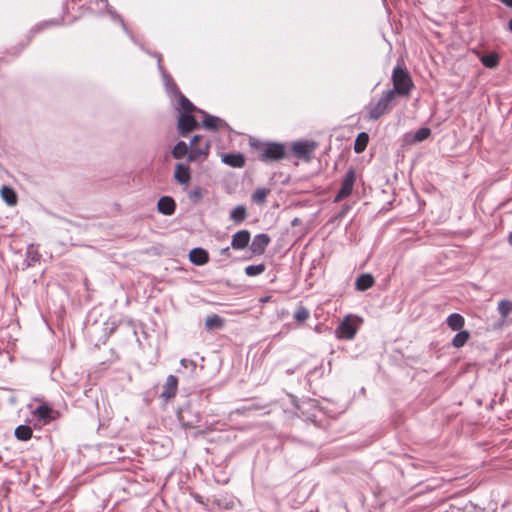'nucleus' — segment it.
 I'll use <instances>...</instances> for the list:
<instances>
[{
    "label": "nucleus",
    "instance_id": "e433bc0d",
    "mask_svg": "<svg viewBox=\"0 0 512 512\" xmlns=\"http://www.w3.org/2000/svg\"><path fill=\"white\" fill-rule=\"evenodd\" d=\"M192 196H195L197 198H200L201 197V192L200 190H195L191 193Z\"/></svg>",
    "mask_w": 512,
    "mask_h": 512
},
{
    "label": "nucleus",
    "instance_id": "39448f33",
    "mask_svg": "<svg viewBox=\"0 0 512 512\" xmlns=\"http://www.w3.org/2000/svg\"><path fill=\"white\" fill-rule=\"evenodd\" d=\"M202 139L201 136L195 135L190 143L191 150L188 154V161L196 162V161H204L207 159L210 151V142H200Z\"/></svg>",
    "mask_w": 512,
    "mask_h": 512
},
{
    "label": "nucleus",
    "instance_id": "0eeeda50",
    "mask_svg": "<svg viewBox=\"0 0 512 512\" xmlns=\"http://www.w3.org/2000/svg\"><path fill=\"white\" fill-rule=\"evenodd\" d=\"M32 415L41 423V425H47L59 417V412L47 404H41L32 412Z\"/></svg>",
    "mask_w": 512,
    "mask_h": 512
},
{
    "label": "nucleus",
    "instance_id": "c85d7f7f",
    "mask_svg": "<svg viewBox=\"0 0 512 512\" xmlns=\"http://www.w3.org/2000/svg\"><path fill=\"white\" fill-rule=\"evenodd\" d=\"M178 386H164L163 392H161L160 397L163 399V403L167 404L171 399H173L177 394Z\"/></svg>",
    "mask_w": 512,
    "mask_h": 512
},
{
    "label": "nucleus",
    "instance_id": "a211bd4d",
    "mask_svg": "<svg viewBox=\"0 0 512 512\" xmlns=\"http://www.w3.org/2000/svg\"><path fill=\"white\" fill-rule=\"evenodd\" d=\"M203 114L205 116L203 120V126L207 129L217 130L225 124V122L218 117L211 116L206 113Z\"/></svg>",
    "mask_w": 512,
    "mask_h": 512
},
{
    "label": "nucleus",
    "instance_id": "9d476101",
    "mask_svg": "<svg viewBox=\"0 0 512 512\" xmlns=\"http://www.w3.org/2000/svg\"><path fill=\"white\" fill-rule=\"evenodd\" d=\"M250 241V232L248 230H240L232 236L231 246L235 250L246 248Z\"/></svg>",
    "mask_w": 512,
    "mask_h": 512
},
{
    "label": "nucleus",
    "instance_id": "72a5a7b5",
    "mask_svg": "<svg viewBox=\"0 0 512 512\" xmlns=\"http://www.w3.org/2000/svg\"><path fill=\"white\" fill-rule=\"evenodd\" d=\"M178 382V379L176 376L174 375H170L168 378H167V383L166 384H177Z\"/></svg>",
    "mask_w": 512,
    "mask_h": 512
},
{
    "label": "nucleus",
    "instance_id": "c756f323",
    "mask_svg": "<svg viewBox=\"0 0 512 512\" xmlns=\"http://www.w3.org/2000/svg\"><path fill=\"white\" fill-rule=\"evenodd\" d=\"M266 267L264 264L249 265L245 268V273L248 276H257L265 271Z\"/></svg>",
    "mask_w": 512,
    "mask_h": 512
},
{
    "label": "nucleus",
    "instance_id": "6ab92c4d",
    "mask_svg": "<svg viewBox=\"0 0 512 512\" xmlns=\"http://www.w3.org/2000/svg\"><path fill=\"white\" fill-rule=\"evenodd\" d=\"M0 193L4 202L9 206H15L17 204V195L12 188L3 186Z\"/></svg>",
    "mask_w": 512,
    "mask_h": 512
},
{
    "label": "nucleus",
    "instance_id": "58836bf2",
    "mask_svg": "<svg viewBox=\"0 0 512 512\" xmlns=\"http://www.w3.org/2000/svg\"><path fill=\"white\" fill-rule=\"evenodd\" d=\"M508 29L512 32V18L508 22Z\"/></svg>",
    "mask_w": 512,
    "mask_h": 512
},
{
    "label": "nucleus",
    "instance_id": "f257e3e1",
    "mask_svg": "<svg viewBox=\"0 0 512 512\" xmlns=\"http://www.w3.org/2000/svg\"><path fill=\"white\" fill-rule=\"evenodd\" d=\"M392 82L393 89L388 90V92H392L394 98L396 95L408 96L414 87L409 73L400 66L394 68Z\"/></svg>",
    "mask_w": 512,
    "mask_h": 512
},
{
    "label": "nucleus",
    "instance_id": "7c9ffc66",
    "mask_svg": "<svg viewBox=\"0 0 512 512\" xmlns=\"http://www.w3.org/2000/svg\"><path fill=\"white\" fill-rule=\"evenodd\" d=\"M309 315H310L309 311L305 307L299 306L297 308V310L295 311L293 317H294L295 321L302 323L309 318Z\"/></svg>",
    "mask_w": 512,
    "mask_h": 512
},
{
    "label": "nucleus",
    "instance_id": "9b49d317",
    "mask_svg": "<svg viewBox=\"0 0 512 512\" xmlns=\"http://www.w3.org/2000/svg\"><path fill=\"white\" fill-rule=\"evenodd\" d=\"M174 179L181 185L188 186L191 180L190 169L187 165L178 163L175 166Z\"/></svg>",
    "mask_w": 512,
    "mask_h": 512
},
{
    "label": "nucleus",
    "instance_id": "aec40b11",
    "mask_svg": "<svg viewBox=\"0 0 512 512\" xmlns=\"http://www.w3.org/2000/svg\"><path fill=\"white\" fill-rule=\"evenodd\" d=\"M464 323L463 316L458 313L450 314L447 318V325L454 331L462 329Z\"/></svg>",
    "mask_w": 512,
    "mask_h": 512
},
{
    "label": "nucleus",
    "instance_id": "412c9836",
    "mask_svg": "<svg viewBox=\"0 0 512 512\" xmlns=\"http://www.w3.org/2000/svg\"><path fill=\"white\" fill-rule=\"evenodd\" d=\"M247 218V210L243 205L236 206L230 213V219L240 224Z\"/></svg>",
    "mask_w": 512,
    "mask_h": 512
},
{
    "label": "nucleus",
    "instance_id": "f03ea898",
    "mask_svg": "<svg viewBox=\"0 0 512 512\" xmlns=\"http://www.w3.org/2000/svg\"><path fill=\"white\" fill-rule=\"evenodd\" d=\"M393 93L386 91L377 102H371L366 107L368 117L372 120L379 119L387 113L393 106Z\"/></svg>",
    "mask_w": 512,
    "mask_h": 512
},
{
    "label": "nucleus",
    "instance_id": "f8f14e48",
    "mask_svg": "<svg viewBox=\"0 0 512 512\" xmlns=\"http://www.w3.org/2000/svg\"><path fill=\"white\" fill-rule=\"evenodd\" d=\"M269 243L270 237L267 234H258L251 243V251L256 255H261L264 253Z\"/></svg>",
    "mask_w": 512,
    "mask_h": 512
},
{
    "label": "nucleus",
    "instance_id": "2f4dec72",
    "mask_svg": "<svg viewBox=\"0 0 512 512\" xmlns=\"http://www.w3.org/2000/svg\"><path fill=\"white\" fill-rule=\"evenodd\" d=\"M179 105L186 114H190L196 109L195 106L184 96L180 97Z\"/></svg>",
    "mask_w": 512,
    "mask_h": 512
},
{
    "label": "nucleus",
    "instance_id": "ea45409f",
    "mask_svg": "<svg viewBox=\"0 0 512 512\" xmlns=\"http://www.w3.org/2000/svg\"><path fill=\"white\" fill-rule=\"evenodd\" d=\"M508 242L510 245H512V232L508 236Z\"/></svg>",
    "mask_w": 512,
    "mask_h": 512
},
{
    "label": "nucleus",
    "instance_id": "4c0bfd02",
    "mask_svg": "<svg viewBox=\"0 0 512 512\" xmlns=\"http://www.w3.org/2000/svg\"><path fill=\"white\" fill-rule=\"evenodd\" d=\"M221 253H222V254H225V255H229V247L223 248V249L221 250Z\"/></svg>",
    "mask_w": 512,
    "mask_h": 512
},
{
    "label": "nucleus",
    "instance_id": "7ed1b4c3",
    "mask_svg": "<svg viewBox=\"0 0 512 512\" xmlns=\"http://www.w3.org/2000/svg\"><path fill=\"white\" fill-rule=\"evenodd\" d=\"M259 160L262 162L279 161L285 157V146L280 143L267 142L257 145Z\"/></svg>",
    "mask_w": 512,
    "mask_h": 512
},
{
    "label": "nucleus",
    "instance_id": "f3484780",
    "mask_svg": "<svg viewBox=\"0 0 512 512\" xmlns=\"http://www.w3.org/2000/svg\"><path fill=\"white\" fill-rule=\"evenodd\" d=\"M498 312L502 320L512 321V302L509 300H501L498 303Z\"/></svg>",
    "mask_w": 512,
    "mask_h": 512
},
{
    "label": "nucleus",
    "instance_id": "f704fd0d",
    "mask_svg": "<svg viewBox=\"0 0 512 512\" xmlns=\"http://www.w3.org/2000/svg\"><path fill=\"white\" fill-rule=\"evenodd\" d=\"M181 364L186 368V367L188 366V364H191V365H192V364H193V362H192V361H188V360H186V359H182V360H181Z\"/></svg>",
    "mask_w": 512,
    "mask_h": 512
},
{
    "label": "nucleus",
    "instance_id": "423d86ee",
    "mask_svg": "<svg viewBox=\"0 0 512 512\" xmlns=\"http://www.w3.org/2000/svg\"><path fill=\"white\" fill-rule=\"evenodd\" d=\"M316 143L312 141H297L292 144V152L295 157L309 162L316 149Z\"/></svg>",
    "mask_w": 512,
    "mask_h": 512
},
{
    "label": "nucleus",
    "instance_id": "20e7f679",
    "mask_svg": "<svg viewBox=\"0 0 512 512\" xmlns=\"http://www.w3.org/2000/svg\"><path fill=\"white\" fill-rule=\"evenodd\" d=\"M361 323L362 319L360 317L354 315H347L336 328L337 338L343 340L353 339Z\"/></svg>",
    "mask_w": 512,
    "mask_h": 512
},
{
    "label": "nucleus",
    "instance_id": "6e6552de",
    "mask_svg": "<svg viewBox=\"0 0 512 512\" xmlns=\"http://www.w3.org/2000/svg\"><path fill=\"white\" fill-rule=\"evenodd\" d=\"M355 180H356L355 171L353 169H349L346 172V175L342 182L341 189L339 190L338 194L335 197V202H339L351 194Z\"/></svg>",
    "mask_w": 512,
    "mask_h": 512
},
{
    "label": "nucleus",
    "instance_id": "393cba45",
    "mask_svg": "<svg viewBox=\"0 0 512 512\" xmlns=\"http://www.w3.org/2000/svg\"><path fill=\"white\" fill-rule=\"evenodd\" d=\"M480 60L487 68H496L499 64V56L495 52L481 56Z\"/></svg>",
    "mask_w": 512,
    "mask_h": 512
},
{
    "label": "nucleus",
    "instance_id": "5701e85b",
    "mask_svg": "<svg viewBox=\"0 0 512 512\" xmlns=\"http://www.w3.org/2000/svg\"><path fill=\"white\" fill-rule=\"evenodd\" d=\"M369 136L365 132H361L357 135L355 143H354V151L356 153H362L368 144Z\"/></svg>",
    "mask_w": 512,
    "mask_h": 512
},
{
    "label": "nucleus",
    "instance_id": "473e14b6",
    "mask_svg": "<svg viewBox=\"0 0 512 512\" xmlns=\"http://www.w3.org/2000/svg\"><path fill=\"white\" fill-rule=\"evenodd\" d=\"M431 131L429 128H420L419 130L416 131L415 135H414V139L415 141H423L425 139H427L430 135Z\"/></svg>",
    "mask_w": 512,
    "mask_h": 512
},
{
    "label": "nucleus",
    "instance_id": "dca6fc26",
    "mask_svg": "<svg viewBox=\"0 0 512 512\" xmlns=\"http://www.w3.org/2000/svg\"><path fill=\"white\" fill-rule=\"evenodd\" d=\"M374 285V278L371 274L360 275L355 283L356 289L359 291H365Z\"/></svg>",
    "mask_w": 512,
    "mask_h": 512
},
{
    "label": "nucleus",
    "instance_id": "b1692460",
    "mask_svg": "<svg viewBox=\"0 0 512 512\" xmlns=\"http://www.w3.org/2000/svg\"><path fill=\"white\" fill-rule=\"evenodd\" d=\"M223 325L224 320L216 314L208 316L205 320V327L208 330L221 329Z\"/></svg>",
    "mask_w": 512,
    "mask_h": 512
},
{
    "label": "nucleus",
    "instance_id": "ddd939ff",
    "mask_svg": "<svg viewBox=\"0 0 512 512\" xmlns=\"http://www.w3.org/2000/svg\"><path fill=\"white\" fill-rule=\"evenodd\" d=\"M189 260L195 265L202 266L208 263L209 254L203 248H193L189 252Z\"/></svg>",
    "mask_w": 512,
    "mask_h": 512
},
{
    "label": "nucleus",
    "instance_id": "a878e982",
    "mask_svg": "<svg viewBox=\"0 0 512 512\" xmlns=\"http://www.w3.org/2000/svg\"><path fill=\"white\" fill-rule=\"evenodd\" d=\"M470 337V334L468 331L466 330H460L455 336L454 338L452 339V345L455 347V348H461L463 347L466 342L468 341Z\"/></svg>",
    "mask_w": 512,
    "mask_h": 512
},
{
    "label": "nucleus",
    "instance_id": "cd10ccee",
    "mask_svg": "<svg viewBox=\"0 0 512 512\" xmlns=\"http://www.w3.org/2000/svg\"><path fill=\"white\" fill-rule=\"evenodd\" d=\"M188 153V145L184 141H179L172 150V156L175 159H182Z\"/></svg>",
    "mask_w": 512,
    "mask_h": 512
},
{
    "label": "nucleus",
    "instance_id": "4468645a",
    "mask_svg": "<svg viewBox=\"0 0 512 512\" xmlns=\"http://www.w3.org/2000/svg\"><path fill=\"white\" fill-rule=\"evenodd\" d=\"M158 211L164 215H172L175 212L176 204L173 198L163 196L157 203Z\"/></svg>",
    "mask_w": 512,
    "mask_h": 512
},
{
    "label": "nucleus",
    "instance_id": "c9c22d12",
    "mask_svg": "<svg viewBox=\"0 0 512 512\" xmlns=\"http://www.w3.org/2000/svg\"><path fill=\"white\" fill-rule=\"evenodd\" d=\"M506 6L512 8V0H500Z\"/></svg>",
    "mask_w": 512,
    "mask_h": 512
},
{
    "label": "nucleus",
    "instance_id": "4be33fe9",
    "mask_svg": "<svg viewBox=\"0 0 512 512\" xmlns=\"http://www.w3.org/2000/svg\"><path fill=\"white\" fill-rule=\"evenodd\" d=\"M33 431L28 425H19L15 429V437L21 441H28L32 438Z\"/></svg>",
    "mask_w": 512,
    "mask_h": 512
},
{
    "label": "nucleus",
    "instance_id": "bb28decb",
    "mask_svg": "<svg viewBox=\"0 0 512 512\" xmlns=\"http://www.w3.org/2000/svg\"><path fill=\"white\" fill-rule=\"evenodd\" d=\"M269 193H270V189H268V188H257L253 192L251 199L253 202H255L257 204H264L266 202V198Z\"/></svg>",
    "mask_w": 512,
    "mask_h": 512
},
{
    "label": "nucleus",
    "instance_id": "1a4fd4ad",
    "mask_svg": "<svg viewBox=\"0 0 512 512\" xmlns=\"http://www.w3.org/2000/svg\"><path fill=\"white\" fill-rule=\"evenodd\" d=\"M198 123L191 114L182 113L178 119V129L185 136L197 127Z\"/></svg>",
    "mask_w": 512,
    "mask_h": 512
},
{
    "label": "nucleus",
    "instance_id": "2eb2a0df",
    "mask_svg": "<svg viewBox=\"0 0 512 512\" xmlns=\"http://www.w3.org/2000/svg\"><path fill=\"white\" fill-rule=\"evenodd\" d=\"M222 161L231 166V167H236V168H241L244 166L245 164V158L242 154L240 153H230V154H225L223 157H222Z\"/></svg>",
    "mask_w": 512,
    "mask_h": 512
}]
</instances>
